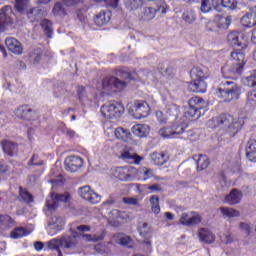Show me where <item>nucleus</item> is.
<instances>
[{"label": "nucleus", "mask_w": 256, "mask_h": 256, "mask_svg": "<svg viewBox=\"0 0 256 256\" xmlns=\"http://www.w3.org/2000/svg\"><path fill=\"white\" fill-rule=\"evenodd\" d=\"M140 79L146 83H153L155 76L149 70H140L138 72H129L127 69L121 70L118 77H106L102 81V91L108 95L116 91H123L129 81Z\"/></svg>", "instance_id": "1"}, {"label": "nucleus", "mask_w": 256, "mask_h": 256, "mask_svg": "<svg viewBox=\"0 0 256 256\" xmlns=\"http://www.w3.org/2000/svg\"><path fill=\"white\" fill-rule=\"evenodd\" d=\"M224 89L218 88L215 91L216 97L224 101V103H231V101H237L239 97H241V93H243V88L239 86L235 82L226 81L224 82Z\"/></svg>", "instance_id": "2"}, {"label": "nucleus", "mask_w": 256, "mask_h": 256, "mask_svg": "<svg viewBox=\"0 0 256 256\" xmlns=\"http://www.w3.org/2000/svg\"><path fill=\"white\" fill-rule=\"evenodd\" d=\"M187 127L188 124L186 116L180 118L177 117L175 121L170 122L169 125H167L164 128H161L158 133L164 139H175L177 138L178 135H183Z\"/></svg>", "instance_id": "3"}, {"label": "nucleus", "mask_w": 256, "mask_h": 256, "mask_svg": "<svg viewBox=\"0 0 256 256\" xmlns=\"http://www.w3.org/2000/svg\"><path fill=\"white\" fill-rule=\"evenodd\" d=\"M228 127L233 135L239 131V123L235 122L233 116L229 114H222L219 117L212 118L208 121V127L215 129V127Z\"/></svg>", "instance_id": "4"}, {"label": "nucleus", "mask_w": 256, "mask_h": 256, "mask_svg": "<svg viewBox=\"0 0 256 256\" xmlns=\"http://www.w3.org/2000/svg\"><path fill=\"white\" fill-rule=\"evenodd\" d=\"M70 231L72 236L62 238L63 247H65V249H75V247H77L79 244V238L82 235L81 233L91 231V227L87 225H80L77 226L76 229L71 228Z\"/></svg>", "instance_id": "5"}, {"label": "nucleus", "mask_w": 256, "mask_h": 256, "mask_svg": "<svg viewBox=\"0 0 256 256\" xmlns=\"http://www.w3.org/2000/svg\"><path fill=\"white\" fill-rule=\"evenodd\" d=\"M243 65H245V54L241 51L232 52L230 68L229 66H225L222 71H228L230 75H241Z\"/></svg>", "instance_id": "6"}, {"label": "nucleus", "mask_w": 256, "mask_h": 256, "mask_svg": "<svg viewBox=\"0 0 256 256\" xmlns=\"http://www.w3.org/2000/svg\"><path fill=\"white\" fill-rule=\"evenodd\" d=\"M124 111L123 105L116 101L107 102L101 107V113L105 119H119Z\"/></svg>", "instance_id": "7"}, {"label": "nucleus", "mask_w": 256, "mask_h": 256, "mask_svg": "<svg viewBox=\"0 0 256 256\" xmlns=\"http://www.w3.org/2000/svg\"><path fill=\"white\" fill-rule=\"evenodd\" d=\"M188 105L185 117L194 120L199 119L201 117V109L205 107V100L199 96H194L189 100Z\"/></svg>", "instance_id": "8"}, {"label": "nucleus", "mask_w": 256, "mask_h": 256, "mask_svg": "<svg viewBox=\"0 0 256 256\" xmlns=\"http://www.w3.org/2000/svg\"><path fill=\"white\" fill-rule=\"evenodd\" d=\"M114 152L118 159L129 161V163H133L134 165H139V163L144 159L143 156H139L137 153L131 152V149L124 145L116 146L114 148Z\"/></svg>", "instance_id": "9"}, {"label": "nucleus", "mask_w": 256, "mask_h": 256, "mask_svg": "<svg viewBox=\"0 0 256 256\" xmlns=\"http://www.w3.org/2000/svg\"><path fill=\"white\" fill-rule=\"evenodd\" d=\"M72 201L73 198L69 192H65L64 194L52 193L50 198L46 201V207L49 211H55V209L59 207V203L69 205Z\"/></svg>", "instance_id": "10"}, {"label": "nucleus", "mask_w": 256, "mask_h": 256, "mask_svg": "<svg viewBox=\"0 0 256 256\" xmlns=\"http://www.w3.org/2000/svg\"><path fill=\"white\" fill-rule=\"evenodd\" d=\"M112 173L120 181H133L137 178V168L131 166L115 168Z\"/></svg>", "instance_id": "11"}, {"label": "nucleus", "mask_w": 256, "mask_h": 256, "mask_svg": "<svg viewBox=\"0 0 256 256\" xmlns=\"http://www.w3.org/2000/svg\"><path fill=\"white\" fill-rule=\"evenodd\" d=\"M129 111L135 119H143L149 116L151 108L145 101H136Z\"/></svg>", "instance_id": "12"}, {"label": "nucleus", "mask_w": 256, "mask_h": 256, "mask_svg": "<svg viewBox=\"0 0 256 256\" xmlns=\"http://www.w3.org/2000/svg\"><path fill=\"white\" fill-rule=\"evenodd\" d=\"M227 41L232 47H238L239 49L247 47V36L243 32H230L227 36Z\"/></svg>", "instance_id": "13"}, {"label": "nucleus", "mask_w": 256, "mask_h": 256, "mask_svg": "<svg viewBox=\"0 0 256 256\" xmlns=\"http://www.w3.org/2000/svg\"><path fill=\"white\" fill-rule=\"evenodd\" d=\"M201 222V215L197 212H184L180 216L179 223L186 227H193V225H199Z\"/></svg>", "instance_id": "14"}, {"label": "nucleus", "mask_w": 256, "mask_h": 256, "mask_svg": "<svg viewBox=\"0 0 256 256\" xmlns=\"http://www.w3.org/2000/svg\"><path fill=\"white\" fill-rule=\"evenodd\" d=\"M78 193L82 199L89 201V203H92L93 205H96V203L101 201V195L95 193V191L91 189V186H83L79 188Z\"/></svg>", "instance_id": "15"}, {"label": "nucleus", "mask_w": 256, "mask_h": 256, "mask_svg": "<svg viewBox=\"0 0 256 256\" xmlns=\"http://www.w3.org/2000/svg\"><path fill=\"white\" fill-rule=\"evenodd\" d=\"M14 115L17 119H20L21 121H34V119L37 117L35 111L27 106H19L14 111Z\"/></svg>", "instance_id": "16"}, {"label": "nucleus", "mask_w": 256, "mask_h": 256, "mask_svg": "<svg viewBox=\"0 0 256 256\" xmlns=\"http://www.w3.org/2000/svg\"><path fill=\"white\" fill-rule=\"evenodd\" d=\"M83 158L79 156H70L65 160V169L70 173H77L83 167Z\"/></svg>", "instance_id": "17"}, {"label": "nucleus", "mask_w": 256, "mask_h": 256, "mask_svg": "<svg viewBox=\"0 0 256 256\" xmlns=\"http://www.w3.org/2000/svg\"><path fill=\"white\" fill-rule=\"evenodd\" d=\"M65 227V220L61 217L53 216L48 222V233L49 235H57L59 231L63 230Z\"/></svg>", "instance_id": "18"}, {"label": "nucleus", "mask_w": 256, "mask_h": 256, "mask_svg": "<svg viewBox=\"0 0 256 256\" xmlns=\"http://www.w3.org/2000/svg\"><path fill=\"white\" fill-rule=\"evenodd\" d=\"M11 15H13V10L10 6H4L0 10V25H2L4 29H6L7 25H11V23H13Z\"/></svg>", "instance_id": "19"}, {"label": "nucleus", "mask_w": 256, "mask_h": 256, "mask_svg": "<svg viewBox=\"0 0 256 256\" xmlns=\"http://www.w3.org/2000/svg\"><path fill=\"white\" fill-rule=\"evenodd\" d=\"M5 43L6 47H8V51H11L14 55H21V53H23V46L19 40L9 37L6 38Z\"/></svg>", "instance_id": "20"}, {"label": "nucleus", "mask_w": 256, "mask_h": 256, "mask_svg": "<svg viewBox=\"0 0 256 256\" xmlns=\"http://www.w3.org/2000/svg\"><path fill=\"white\" fill-rule=\"evenodd\" d=\"M243 199V193L237 189H233L228 195L225 196L224 201L228 205H238Z\"/></svg>", "instance_id": "21"}, {"label": "nucleus", "mask_w": 256, "mask_h": 256, "mask_svg": "<svg viewBox=\"0 0 256 256\" xmlns=\"http://www.w3.org/2000/svg\"><path fill=\"white\" fill-rule=\"evenodd\" d=\"M136 177L140 179L141 181H147L149 179H159L158 177H155V170L151 168H147L145 166L140 167L136 172Z\"/></svg>", "instance_id": "22"}, {"label": "nucleus", "mask_w": 256, "mask_h": 256, "mask_svg": "<svg viewBox=\"0 0 256 256\" xmlns=\"http://www.w3.org/2000/svg\"><path fill=\"white\" fill-rule=\"evenodd\" d=\"M188 89L192 93H205V91H207V83L205 82V78L192 81L189 84Z\"/></svg>", "instance_id": "23"}, {"label": "nucleus", "mask_w": 256, "mask_h": 256, "mask_svg": "<svg viewBox=\"0 0 256 256\" xmlns=\"http://www.w3.org/2000/svg\"><path fill=\"white\" fill-rule=\"evenodd\" d=\"M198 237L202 243H215V234H213V232H211V230H209L208 228L199 229Z\"/></svg>", "instance_id": "24"}, {"label": "nucleus", "mask_w": 256, "mask_h": 256, "mask_svg": "<svg viewBox=\"0 0 256 256\" xmlns=\"http://www.w3.org/2000/svg\"><path fill=\"white\" fill-rule=\"evenodd\" d=\"M246 157L252 163H256V140L250 139L246 145Z\"/></svg>", "instance_id": "25"}, {"label": "nucleus", "mask_w": 256, "mask_h": 256, "mask_svg": "<svg viewBox=\"0 0 256 256\" xmlns=\"http://www.w3.org/2000/svg\"><path fill=\"white\" fill-rule=\"evenodd\" d=\"M52 13L55 17H65L66 15H69V7L63 2H56L52 9Z\"/></svg>", "instance_id": "26"}, {"label": "nucleus", "mask_w": 256, "mask_h": 256, "mask_svg": "<svg viewBox=\"0 0 256 256\" xmlns=\"http://www.w3.org/2000/svg\"><path fill=\"white\" fill-rule=\"evenodd\" d=\"M151 128L147 124H136L132 127L133 135L136 137H147Z\"/></svg>", "instance_id": "27"}, {"label": "nucleus", "mask_w": 256, "mask_h": 256, "mask_svg": "<svg viewBox=\"0 0 256 256\" xmlns=\"http://www.w3.org/2000/svg\"><path fill=\"white\" fill-rule=\"evenodd\" d=\"M111 21V13L109 11H101L94 18V23L98 25V27H103V25H107Z\"/></svg>", "instance_id": "28"}, {"label": "nucleus", "mask_w": 256, "mask_h": 256, "mask_svg": "<svg viewBox=\"0 0 256 256\" xmlns=\"http://www.w3.org/2000/svg\"><path fill=\"white\" fill-rule=\"evenodd\" d=\"M219 211L224 219H235V217H241V212L235 208L220 207Z\"/></svg>", "instance_id": "29"}, {"label": "nucleus", "mask_w": 256, "mask_h": 256, "mask_svg": "<svg viewBox=\"0 0 256 256\" xmlns=\"http://www.w3.org/2000/svg\"><path fill=\"white\" fill-rule=\"evenodd\" d=\"M150 157L154 165H165L169 161V156L165 153L154 152Z\"/></svg>", "instance_id": "30"}, {"label": "nucleus", "mask_w": 256, "mask_h": 256, "mask_svg": "<svg viewBox=\"0 0 256 256\" xmlns=\"http://www.w3.org/2000/svg\"><path fill=\"white\" fill-rule=\"evenodd\" d=\"M115 137L124 143H129L131 140V132L127 129L118 127L115 130Z\"/></svg>", "instance_id": "31"}, {"label": "nucleus", "mask_w": 256, "mask_h": 256, "mask_svg": "<svg viewBox=\"0 0 256 256\" xmlns=\"http://www.w3.org/2000/svg\"><path fill=\"white\" fill-rule=\"evenodd\" d=\"M244 27H255L256 25V12H248L241 19Z\"/></svg>", "instance_id": "32"}, {"label": "nucleus", "mask_w": 256, "mask_h": 256, "mask_svg": "<svg viewBox=\"0 0 256 256\" xmlns=\"http://www.w3.org/2000/svg\"><path fill=\"white\" fill-rule=\"evenodd\" d=\"M2 149L6 155L13 156L17 153V144L9 140L2 141Z\"/></svg>", "instance_id": "33"}, {"label": "nucleus", "mask_w": 256, "mask_h": 256, "mask_svg": "<svg viewBox=\"0 0 256 256\" xmlns=\"http://www.w3.org/2000/svg\"><path fill=\"white\" fill-rule=\"evenodd\" d=\"M114 239L116 243H118V245H123L124 247H128L129 249L133 247V240L129 236H126L124 234H117L116 236H114Z\"/></svg>", "instance_id": "34"}, {"label": "nucleus", "mask_w": 256, "mask_h": 256, "mask_svg": "<svg viewBox=\"0 0 256 256\" xmlns=\"http://www.w3.org/2000/svg\"><path fill=\"white\" fill-rule=\"evenodd\" d=\"M155 15H157V10H155V8L145 7L142 10L141 19L142 21H153Z\"/></svg>", "instance_id": "35"}, {"label": "nucleus", "mask_w": 256, "mask_h": 256, "mask_svg": "<svg viewBox=\"0 0 256 256\" xmlns=\"http://www.w3.org/2000/svg\"><path fill=\"white\" fill-rule=\"evenodd\" d=\"M190 77L192 81H197L199 79H207V73L201 69V67H194L190 71Z\"/></svg>", "instance_id": "36"}, {"label": "nucleus", "mask_w": 256, "mask_h": 256, "mask_svg": "<svg viewBox=\"0 0 256 256\" xmlns=\"http://www.w3.org/2000/svg\"><path fill=\"white\" fill-rule=\"evenodd\" d=\"M47 247L49 249H56L58 256H63L61 252V247H63V238L61 239H52L47 242Z\"/></svg>", "instance_id": "37"}, {"label": "nucleus", "mask_w": 256, "mask_h": 256, "mask_svg": "<svg viewBox=\"0 0 256 256\" xmlns=\"http://www.w3.org/2000/svg\"><path fill=\"white\" fill-rule=\"evenodd\" d=\"M150 205H151V211L155 215H159L161 213V206L159 205V196L152 195L150 197Z\"/></svg>", "instance_id": "38"}, {"label": "nucleus", "mask_w": 256, "mask_h": 256, "mask_svg": "<svg viewBox=\"0 0 256 256\" xmlns=\"http://www.w3.org/2000/svg\"><path fill=\"white\" fill-rule=\"evenodd\" d=\"M209 167V157L207 155H199L197 159V169L198 171H203Z\"/></svg>", "instance_id": "39"}, {"label": "nucleus", "mask_w": 256, "mask_h": 256, "mask_svg": "<svg viewBox=\"0 0 256 256\" xmlns=\"http://www.w3.org/2000/svg\"><path fill=\"white\" fill-rule=\"evenodd\" d=\"M137 229L141 237H147V235H151V227L147 222H139Z\"/></svg>", "instance_id": "40"}, {"label": "nucleus", "mask_w": 256, "mask_h": 256, "mask_svg": "<svg viewBox=\"0 0 256 256\" xmlns=\"http://www.w3.org/2000/svg\"><path fill=\"white\" fill-rule=\"evenodd\" d=\"M27 235H29V232L25 228L19 227L11 232L10 237L12 239H21V237H25Z\"/></svg>", "instance_id": "41"}, {"label": "nucleus", "mask_w": 256, "mask_h": 256, "mask_svg": "<svg viewBox=\"0 0 256 256\" xmlns=\"http://www.w3.org/2000/svg\"><path fill=\"white\" fill-rule=\"evenodd\" d=\"M80 237H82L88 243H97V241H101L104 238L103 234L93 236L91 234H83V232H81Z\"/></svg>", "instance_id": "42"}, {"label": "nucleus", "mask_w": 256, "mask_h": 256, "mask_svg": "<svg viewBox=\"0 0 256 256\" xmlns=\"http://www.w3.org/2000/svg\"><path fill=\"white\" fill-rule=\"evenodd\" d=\"M43 55V50L36 49L34 52L30 54V63L33 65H38L41 61V57Z\"/></svg>", "instance_id": "43"}, {"label": "nucleus", "mask_w": 256, "mask_h": 256, "mask_svg": "<svg viewBox=\"0 0 256 256\" xmlns=\"http://www.w3.org/2000/svg\"><path fill=\"white\" fill-rule=\"evenodd\" d=\"M243 83L247 87L256 86V70L252 71L248 77L243 78Z\"/></svg>", "instance_id": "44"}, {"label": "nucleus", "mask_w": 256, "mask_h": 256, "mask_svg": "<svg viewBox=\"0 0 256 256\" xmlns=\"http://www.w3.org/2000/svg\"><path fill=\"white\" fill-rule=\"evenodd\" d=\"M231 16L223 17L221 16L218 20L217 27L218 29H229V26L231 25Z\"/></svg>", "instance_id": "45"}, {"label": "nucleus", "mask_w": 256, "mask_h": 256, "mask_svg": "<svg viewBox=\"0 0 256 256\" xmlns=\"http://www.w3.org/2000/svg\"><path fill=\"white\" fill-rule=\"evenodd\" d=\"M15 9L18 13H25L29 9V0H16Z\"/></svg>", "instance_id": "46"}, {"label": "nucleus", "mask_w": 256, "mask_h": 256, "mask_svg": "<svg viewBox=\"0 0 256 256\" xmlns=\"http://www.w3.org/2000/svg\"><path fill=\"white\" fill-rule=\"evenodd\" d=\"M142 191L148 194L159 193V191H162V188H161V185L159 184L143 185Z\"/></svg>", "instance_id": "47"}, {"label": "nucleus", "mask_w": 256, "mask_h": 256, "mask_svg": "<svg viewBox=\"0 0 256 256\" xmlns=\"http://www.w3.org/2000/svg\"><path fill=\"white\" fill-rule=\"evenodd\" d=\"M41 26L47 37H51V35H53V29L51 28V21L44 19L41 22Z\"/></svg>", "instance_id": "48"}, {"label": "nucleus", "mask_w": 256, "mask_h": 256, "mask_svg": "<svg viewBox=\"0 0 256 256\" xmlns=\"http://www.w3.org/2000/svg\"><path fill=\"white\" fill-rule=\"evenodd\" d=\"M157 9H155L156 13H162V15H165L167 13V9H169V6L167 3L164 2V0H158L156 2Z\"/></svg>", "instance_id": "49"}, {"label": "nucleus", "mask_w": 256, "mask_h": 256, "mask_svg": "<svg viewBox=\"0 0 256 256\" xmlns=\"http://www.w3.org/2000/svg\"><path fill=\"white\" fill-rule=\"evenodd\" d=\"M183 21L186 23H194L195 21V12L193 10H187L182 15Z\"/></svg>", "instance_id": "50"}, {"label": "nucleus", "mask_w": 256, "mask_h": 256, "mask_svg": "<svg viewBox=\"0 0 256 256\" xmlns=\"http://www.w3.org/2000/svg\"><path fill=\"white\" fill-rule=\"evenodd\" d=\"M222 7L230 9L231 11L237 9V0H221Z\"/></svg>", "instance_id": "51"}, {"label": "nucleus", "mask_w": 256, "mask_h": 256, "mask_svg": "<svg viewBox=\"0 0 256 256\" xmlns=\"http://www.w3.org/2000/svg\"><path fill=\"white\" fill-rule=\"evenodd\" d=\"M20 197L22 200L25 201V203H31L33 202V196L27 192V190L20 188Z\"/></svg>", "instance_id": "52"}, {"label": "nucleus", "mask_w": 256, "mask_h": 256, "mask_svg": "<svg viewBox=\"0 0 256 256\" xmlns=\"http://www.w3.org/2000/svg\"><path fill=\"white\" fill-rule=\"evenodd\" d=\"M111 215H113L116 219H121L122 221H127V219H129V214H127V212H121L119 210H113Z\"/></svg>", "instance_id": "53"}, {"label": "nucleus", "mask_w": 256, "mask_h": 256, "mask_svg": "<svg viewBox=\"0 0 256 256\" xmlns=\"http://www.w3.org/2000/svg\"><path fill=\"white\" fill-rule=\"evenodd\" d=\"M122 201L125 203V205H133L134 207H139V198L124 197Z\"/></svg>", "instance_id": "54"}, {"label": "nucleus", "mask_w": 256, "mask_h": 256, "mask_svg": "<svg viewBox=\"0 0 256 256\" xmlns=\"http://www.w3.org/2000/svg\"><path fill=\"white\" fill-rule=\"evenodd\" d=\"M0 225L11 227L13 225V219L9 215H0Z\"/></svg>", "instance_id": "55"}, {"label": "nucleus", "mask_w": 256, "mask_h": 256, "mask_svg": "<svg viewBox=\"0 0 256 256\" xmlns=\"http://www.w3.org/2000/svg\"><path fill=\"white\" fill-rule=\"evenodd\" d=\"M220 241L224 243V245H228V243H233V236H231L229 232L223 233L220 236Z\"/></svg>", "instance_id": "56"}, {"label": "nucleus", "mask_w": 256, "mask_h": 256, "mask_svg": "<svg viewBox=\"0 0 256 256\" xmlns=\"http://www.w3.org/2000/svg\"><path fill=\"white\" fill-rule=\"evenodd\" d=\"M200 10L202 13H209L211 11L209 0H202Z\"/></svg>", "instance_id": "57"}, {"label": "nucleus", "mask_w": 256, "mask_h": 256, "mask_svg": "<svg viewBox=\"0 0 256 256\" xmlns=\"http://www.w3.org/2000/svg\"><path fill=\"white\" fill-rule=\"evenodd\" d=\"M239 229H241V231H244L246 235H249V233H251V226L248 223L241 222L239 224Z\"/></svg>", "instance_id": "58"}, {"label": "nucleus", "mask_w": 256, "mask_h": 256, "mask_svg": "<svg viewBox=\"0 0 256 256\" xmlns=\"http://www.w3.org/2000/svg\"><path fill=\"white\" fill-rule=\"evenodd\" d=\"M35 13L34 19L36 21H39V10L36 8H32L27 12V15L29 17V19H33V14Z\"/></svg>", "instance_id": "59"}, {"label": "nucleus", "mask_w": 256, "mask_h": 256, "mask_svg": "<svg viewBox=\"0 0 256 256\" xmlns=\"http://www.w3.org/2000/svg\"><path fill=\"white\" fill-rule=\"evenodd\" d=\"M78 99L81 103H85L87 96L85 95V89L83 87L78 88Z\"/></svg>", "instance_id": "60"}, {"label": "nucleus", "mask_w": 256, "mask_h": 256, "mask_svg": "<svg viewBox=\"0 0 256 256\" xmlns=\"http://www.w3.org/2000/svg\"><path fill=\"white\" fill-rule=\"evenodd\" d=\"M166 113L167 115H178L179 109L177 108L176 105H170Z\"/></svg>", "instance_id": "61"}, {"label": "nucleus", "mask_w": 256, "mask_h": 256, "mask_svg": "<svg viewBox=\"0 0 256 256\" xmlns=\"http://www.w3.org/2000/svg\"><path fill=\"white\" fill-rule=\"evenodd\" d=\"M156 117L160 123H167V116L162 111L156 112Z\"/></svg>", "instance_id": "62"}, {"label": "nucleus", "mask_w": 256, "mask_h": 256, "mask_svg": "<svg viewBox=\"0 0 256 256\" xmlns=\"http://www.w3.org/2000/svg\"><path fill=\"white\" fill-rule=\"evenodd\" d=\"M108 7H112L113 9L119 7V0H104Z\"/></svg>", "instance_id": "63"}, {"label": "nucleus", "mask_w": 256, "mask_h": 256, "mask_svg": "<svg viewBox=\"0 0 256 256\" xmlns=\"http://www.w3.org/2000/svg\"><path fill=\"white\" fill-rule=\"evenodd\" d=\"M43 247H44L43 242H40V241L34 242V249H36L37 251H43Z\"/></svg>", "instance_id": "64"}]
</instances>
